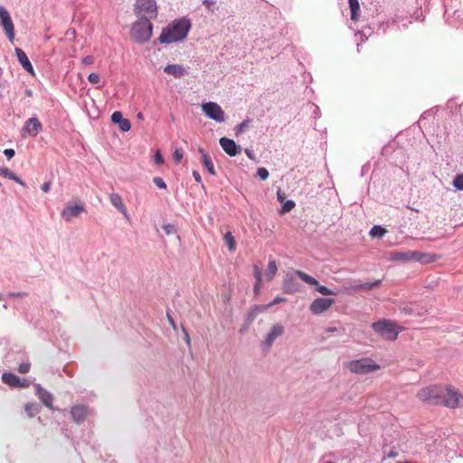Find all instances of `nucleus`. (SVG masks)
I'll use <instances>...</instances> for the list:
<instances>
[{
	"label": "nucleus",
	"instance_id": "31",
	"mask_svg": "<svg viewBox=\"0 0 463 463\" xmlns=\"http://www.w3.org/2000/svg\"><path fill=\"white\" fill-rule=\"evenodd\" d=\"M223 240L228 246L229 250L232 252L234 251L236 249V242L232 233L231 232H227L223 236Z\"/></svg>",
	"mask_w": 463,
	"mask_h": 463
},
{
	"label": "nucleus",
	"instance_id": "51",
	"mask_svg": "<svg viewBox=\"0 0 463 463\" xmlns=\"http://www.w3.org/2000/svg\"><path fill=\"white\" fill-rule=\"evenodd\" d=\"M30 385V382L27 379L20 378V384L18 387L20 388H27Z\"/></svg>",
	"mask_w": 463,
	"mask_h": 463
},
{
	"label": "nucleus",
	"instance_id": "29",
	"mask_svg": "<svg viewBox=\"0 0 463 463\" xmlns=\"http://www.w3.org/2000/svg\"><path fill=\"white\" fill-rule=\"evenodd\" d=\"M381 282L382 281L380 279L374 280L373 282H365L355 286L354 288L358 290H372L378 288L381 285Z\"/></svg>",
	"mask_w": 463,
	"mask_h": 463
},
{
	"label": "nucleus",
	"instance_id": "38",
	"mask_svg": "<svg viewBox=\"0 0 463 463\" xmlns=\"http://www.w3.org/2000/svg\"><path fill=\"white\" fill-rule=\"evenodd\" d=\"M269 175V171L265 167H260L257 170V176L260 177L262 181L268 179Z\"/></svg>",
	"mask_w": 463,
	"mask_h": 463
},
{
	"label": "nucleus",
	"instance_id": "49",
	"mask_svg": "<svg viewBox=\"0 0 463 463\" xmlns=\"http://www.w3.org/2000/svg\"><path fill=\"white\" fill-rule=\"evenodd\" d=\"M266 308H267V307H266V306H264V307H255L252 309L251 313H250L251 317H254V316H255L258 312H260V311H262V310H264V309H266Z\"/></svg>",
	"mask_w": 463,
	"mask_h": 463
},
{
	"label": "nucleus",
	"instance_id": "48",
	"mask_svg": "<svg viewBox=\"0 0 463 463\" xmlns=\"http://www.w3.org/2000/svg\"><path fill=\"white\" fill-rule=\"evenodd\" d=\"M94 61V59L92 56H85L83 59H82V63L85 64V65H90L92 64Z\"/></svg>",
	"mask_w": 463,
	"mask_h": 463
},
{
	"label": "nucleus",
	"instance_id": "60",
	"mask_svg": "<svg viewBox=\"0 0 463 463\" xmlns=\"http://www.w3.org/2000/svg\"><path fill=\"white\" fill-rule=\"evenodd\" d=\"M5 299V296L3 293H0V301L4 300Z\"/></svg>",
	"mask_w": 463,
	"mask_h": 463
},
{
	"label": "nucleus",
	"instance_id": "25",
	"mask_svg": "<svg viewBox=\"0 0 463 463\" xmlns=\"http://www.w3.org/2000/svg\"><path fill=\"white\" fill-rule=\"evenodd\" d=\"M199 153L202 156V163L203 166L212 175H215L216 172L211 156L203 148H199Z\"/></svg>",
	"mask_w": 463,
	"mask_h": 463
},
{
	"label": "nucleus",
	"instance_id": "23",
	"mask_svg": "<svg viewBox=\"0 0 463 463\" xmlns=\"http://www.w3.org/2000/svg\"><path fill=\"white\" fill-rule=\"evenodd\" d=\"M109 201L111 204L117 208L127 220H129V214L128 213V211L126 209V206L123 203V200L121 196L118 194H109Z\"/></svg>",
	"mask_w": 463,
	"mask_h": 463
},
{
	"label": "nucleus",
	"instance_id": "62",
	"mask_svg": "<svg viewBox=\"0 0 463 463\" xmlns=\"http://www.w3.org/2000/svg\"><path fill=\"white\" fill-rule=\"evenodd\" d=\"M3 307H4L5 309H6V308H7V305H5H5L3 306Z\"/></svg>",
	"mask_w": 463,
	"mask_h": 463
},
{
	"label": "nucleus",
	"instance_id": "50",
	"mask_svg": "<svg viewBox=\"0 0 463 463\" xmlns=\"http://www.w3.org/2000/svg\"><path fill=\"white\" fill-rule=\"evenodd\" d=\"M42 191L43 193H48L51 189V182H45L42 184V187H41Z\"/></svg>",
	"mask_w": 463,
	"mask_h": 463
},
{
	"label": "nucleus",
	"instance_id": "57",
	"mask_svg": "<svg viewBox=\"0 0 463 463\" xmlns=\"http://www.w3.org/2000/svg\"><path fill=\"white\" fill-rule=\"evenodd\" d=\"M184 330V339H185V342L187 345H190V336L188 335V333L185 331V329H183Z\"/></svg>",
	"mask_w": 463,
	"mask_h": 463
},
{
	"label": "nucleus",
	"instance_id": "22",
	"mask_svg": "<svg viewBox=\"0 0 463 463\" xmlns=\"http://www.w3.org/2000/svg\"><path fill=\"white\" fill-rule=\"evenodd\" d=\"M36 393L41 400V402L48 408L53 409L52 407V402H53V396L52 394L48 392L47 390L43 389L41 384H36Z\"/></svg>",
	"mask_w": 463,
	"mask_h": 463
},
{
	"label": "nucleus",
	"instance_id": "55",
	"mask_svg": "<svg viewBox=\"0 0 463 463\" xmlns=\"http://www.w3.org/2000/svg\"><path fill=\"white\" fill-rule=\"evenodd\" d=\"M203 3L207 6L208 9H210V5L215 4V0H203Z\"/></svg>",
	"mask_w": 463,
	"mask_h": 463
},
{
	"label": "nucleus",
	"instance_id": "3",
	"mask_svg": "<svg viewBox=\"0 0 463 463\" xmlns=\"http://www.w3.org/2000/svg\"><path fill=\"white\" fill-rule=\"evenodd\" d=\"M372 328L381 337L388 341H394L397 339L401 330V327L396 326L394 322L387 319L373 323Z\"/></svg>",
	"mask_w": 463,
	"mask_h": 463
},
{
	"label": "nucleus",
	"instance_id": "59",
	"mask_svg": "<svg viewBox=\"0 0 463 463\" xmlns=\"http://www.w3.org/2000/svg\"><path fill=\"white\" fill-rule=\"evenodd\" d=\"M25 94H26L27 97H32L33 96V90H30V89H27L25 90Z\"/></svg>",
	"mask_w": 463,
	"mask_h": 463
},
{
	"label": "nucleus",
	"instance_id": "39",
	"mask_svg": "<svg viewBox=\"0 0 463 463\" xmlns=\"http://www.w3.org/2000/svg\"><path fill=\"white\" fill-rule=\"evenodd\" d=\"M296 203L294 201L292 200H288L283 205H282V213H288V212H290L294 207H295Z\"/></svg>",
	"mask_w": 463,
	"mask_h": 463
},
{
	"label": "nucleus",
	"instance_id": "32",
	"mask_svg": "<svg viewBox=\"0 0 463 463\" xmlns=\"http://www.w3.org/2000/svg\"><path fill=\"white\" fill-rule=\"evenodd\" d=\"M24 410L29 417H33L39 413L40 406L37 403H27Z\"/></svg>",
	"mask_w": 463,
	"mask_h": 463
},
{
	"label": "nucleus",
	"instance_id": "44",
	"mask_svg": "<svg viewBox=\"0 0 463 463\" xmlns=\"http://www.w3.org/2000/svg\"><path fill=\"white\" fill-rule=\"evenodd\" d=\"M4 155L7 157L8 160H10L14 156L15 152L12 148H6L4 150Z\"/></svg>",
	"mask_w": 463,
	"mask_h": 463
},
{
	"label": "nucleus",
	"instance_id": "13",
	"mask_svg": "<svg viewBox=\"0 0 463 463\" xmlns=\"http://www.w3.org/2000/svg\"><path fill=\"white\" fill-rule=\"evenodd\" d=\"M335 300L333 298H316L309 306V309L314 315H321L326 311L333 304Z\"/></svg>",
	"mask_w": 463,
	"mask_h": 463
},
{
	"label": "nucleus",
	"instance_id": "26",
	"mask_svg": "<svg viewBox=\"0 0 463 463\" xmlns=\"http://www.w3.org/2000/svg\"><path fill=\"white\" fill-rule=\"evenodd\" d=\"M2 381L11 387H18L20 384V377L12 373H4L2 375Z\"/></svg>",
	"mask_w": 463,
	"mask_h": 463
},
{
	"label": "nucleus",
	"instance_id": "42",
	"mask_svg": "<svg viewBox=\"0 0 463 463\" xmlns=\"http://www.w3.org/2000/svg\"><path fill=\"white\" fill-rule=\"evenodd\" d=\"M88 80L90 83L96 84L99 82L100 77L98 73L92 72L89 74Z\"/></svg>",
	"mask_w": 463,
	"mask_h": 463
},
{
	"label": "nucleus",
	"instance_id": "11",
	"mask_svg": "<svg viewBox=\"0 0 463 463\" xmlns=\"http://www.w3.org/2000/svg\"><path fill=\"white\" fill-rule=\"evenodd\" d=\"M85 211H86V209L82 203H79L76 204L68 203L62 209V211L61 213V216L65 222H69L73 218L79 217Z\"/></svg>",
	"mask_w": 463,
	"mask_h": 463
},
{
	"label": "nucleus",
	"instance_id": "41",
	"mask_svg": "<svg viewBox=\"0 0 463 463\" xmlns=\"http://www.w3.org/2000/svg\"><path fill=\"white\" fill-rule=\"evenodd\" d=\"M153 182L154 184L158 187V188H161V189H165L166 188V184L165 183V181L163 180V178L161 177H155L153 179Z\"/></svg>",
	"mask_w": 463,
	"mask_h": 463
},
{
	"label": "nucleus",
	"instance_id": "37",
	"mask_svg": "<svg viewBox=\"0 0 463 463\" xmlns=\"http://www.w3.org/2000/svg\"><path fill=\"white\" fill-rule=\"evenodd\" d=\"M162 228L167 235L175 234L177 232L175 225L171 223L165 224Z\"/></svg>",
	"mask_w": 463,
	"mask_h": 463
},
{
	"label": "nucleus",
	"instance_id": "24",
	"mask_svg": "<svg viewBox=\"0 0 463 463\" xmlns=\"http://www.w3.org/2000/svg\"><path fill=\"white\" fill-rule=\"evenodd\" d=\"M164 71L175 78H182L186 74L185 69L180 64H168L164 68Z\"/></svg>",
	"mask_w": 463,
	"mask_h": 463
},
{
	"label": "nucleus",
	"instance_id": "14",
	"mask_svg": "<svg viewBox=\"0 0 463 463\" xmlns=\"http://www.w3.org/2000/svg\"><path fill=\"white\" fill-rule=\"evenodd\" d=\"M219 143L223 151L230 156H235L241 151V147L237 145L233 139L222 137L220 138Z\"/></svg>",
	"mask_w": 463,
	"mask_h": 463
},
{
	"label": "nucleus",
	"instance_id": "45",
	"mask_svg": "<svg viewBox=\"0 0 463 463\" xmlns=\"http://www.w3.org/2000/svg\"><path fill=\"white\" fill-rule=\"evenodd\" d=\"M8 296L11 298H24L27 296L26 292L19 291V292H9Z\"/></svg>",
	"mask_w": 463,
	"mask_h": 463
},
{
	"label": "nucleus",
	"instance_id": "47",
	"mask_svg": "<svg viewBox=\"0 0 463 463\" xmlns=\"http://www.w3.org/2000/svg\"><path fill=\"white\" fill-rule=\"evenodd\" d=\"M155 163L156 165H162L164 163V158L159 151H157L155 155Z\"/></svg>",
	"mask_w": 463,
	"mask_h": 463
},
{
	"label": "nucleus",
	"instance_id": "27",
	"mask_svg": "<svg viewBox=\"0 0 463 463\" xmlns=\"http://www.w3.org/2000/svg\"><path fill=\"white\" fill-rule=\"evenodd\" d=\"M0 175H3L10 180L14 181L22 186H25V183L18 175H16L14 173L10 171L6 167L0 166Z\"/></svg>",
	"mask_w": 463,
	"mask_h": 463
},
{
	"label": "nucleus",
	"instance_id": "30",
	"mask_svg": "<svg viewBox=\"0 0 463 463\" xmlns=\"http://www.w3.org/2000/svg\"><path fill=\"white\" fill-rule=\"evenodd\" d=\"M278 271L277 263L274 260L269 261L266 277L268 280H271Z\"/></svg>",
	"mask_w": 463,
	"mask_h": 463
},
{
	"label": "nucleus",
	"instance_id": "20",
	"mask_svg": "<svg viewBox=\"0 0 463 463\" xmlns=\"http://www.w3.org/2000/svg\"><path fill=\"white\" fill-rule=\"evenodd\" d=\"M402 312L406 315L421 317L427 313V308L416 303L405 305L401 307Z\"/></svg>",
	"mask_w": 463,
	"mask_h": 463
},
{
	"label": "nucleus",
	"instance_id": "53",
	"mask_svg": "<svg viewBox=\"0 0 463 463\" xmlns=\"http://www.w3.org/2000/svg\"><path fill=\"white\" fill-rule=\"evenodd\" d=\"M245 154L247 155V156L251 159V160H255V156H254V153L252 150L249 149V148H246L245 149Z\"/></svg>",
	"mask_w": 463,
	"mask_h": 463
},
{
	"label": "nucleus",
	"instance_id": "15",
	"mask_svg": "<svg viewBox=\"0 0 463 463\" xmlns=\"http://www.w3.org/2000/svg\"><path fill=\"white\" fill-rule=\"evenodd\" d=\"M300 284L293 274H287L284 277L282 288L286 294H294L300 290Z\"/></svg>",
	"mask_w": 463,
	"mask_h": 463
},
{
	"label": "nucleus",
	"instance_id": "43",
	"mask_svg": "<svg viewBox=\"0 0 463 463\" xmlns=\"http://www.w3.org/2000/svg\"><path fill=\"white\" fill-rule=\"evenodd\" d=\"M31 364L29 363H23L19 365L18 371L21 373H26L29 372Z\"/></svg>",
	"mask_w": 463,
	"mask_h": 463
},
{
	"label": "nucleus",
	"instance_id": "61",
	"mask_svg": "<svg viewBox=\"0 0 463 463\" xmlns=\"http://www.w3.org/2000/svg\"><path fill=\"white\" fill-rule=\"evenodd\" d=\"M137 117H138L139 118H142V117H143V116H142V114H141V113H138Z\"/></svg>",
	"mask_w": 463,
	"mask_h": 463
},
{
	"label": "nucleus",
	"instance_id": "40",
	"mask_svg": "<svg viewBox=\"0 0 463 463\" xmlns=\"http://www.w3.org/2000/svg\"><path fill=\"white\" fill-rule=\"evenodd\" d=\"M184 156V150L182 148H176L173 154L174 160L176 163H180Z\"/></svg>",
	"mask_w": 463,
	"mask_h": 463
},
{
	"label": "nucleus",
	"instance_id": "34",
	"mask_svg": "<svg viewBox=\"0 0 463 463\" xmlns=\"http://www.w3.org/2000/svg\"><path fill=\"white\" fill-rule=\"evenodd\" d=\"M250 122L251 120L250 118H246L241 123L238 124L234 128L235 135L239 136L240 134L243 133L245 129L249 128Z\"/></svg>",
	"mask_w": 463,
	"mask_h": 463
},
{
	"label": "nucleus",
	"instance_id": "7",
	"mask_svg": "<svg viewBox=\"0 0 463 463\" xmlns=\"http://www.w3.org/2000/svg\"><path fill=\"white\" fill-rule=\"evenodd\" d=\"M440 404L451 409L460 407L463 405V396L455 389L444 388Z\"/></svg>",
	"mask_w": 463,
	"mask_h": 463
},
{
	"label": "nucleus",
	"instance_id": "63",
	"mask_svg": "<svg viewBox=\"0 0 463 463\" xmlns=\"http://www.w3.org/2000/svg\"><path fill=\"white\" fill-rule=\"evenodd\" d=\"M3 70L0 68V76L2 75Z\"/></svg>",
	"mask_w": 463,
	"mask_h": 463
},
{
	"label": "nucleus",
	"instance_id": "8",
	"mask_svg": "<svg viewBox=\"0 0 463 463\" xmlns=\"http://www.w3.org/2000/svg\"><path fill=\"white\" fill-rule=\"evenodd\" d=\"M202 110L207 118L218 123H222L225 120V113L222 107L216 102L209 101L203 103L202 105Z\"/></svg>",
	"mask_w": 463,
	"mask_h": 463
},
{
	"label": "nucleus",
	"instance_id": "33",
	"mask_svg": "<svg viewBox=\"0 0 463 463\" xmlns=\"http://www.w3.org/2000/svg\"><path fill=\"white\" fill-rule=\"evenodd\" d=\"M253 274H254V278L256 279L255 285H254V290H255V292H258L260 285L261 283V276H262L261 269L259 266L255 265L253 267Z\"/></svg>",
	"mask_w": 463,
	"mask_h": 463
},
{
	"label": "nucleus",
	"instance_id": "17",
	"mask_svg": "<svg viewBox=\"0 0 463 463\" xmlns=\"http://www.w3.org/2000/svg\"><path fill=\"white\" fill-rule=\"evenodd\" d=\"M42 124L36 118H31L27 119L23 128V131L32 137H35L42 130Z\"/></svg>",
	"mask_w": 463,
	"mask_h": 463
},
{
	"label": "nucleus",
	"instance_id": "56",
	"mask_svg": "<svg viewBox=\"0 0 463 463\" xmlns=\"http://www.w3.org/2000/svg\"><path fill=\"white\" fill-rule=\"evenodd\" d=\"M167 318L170 323V325L173 326L174 329H175V323L174 321V318L171 317L169 313H167Z\"/></svg>",
	"mask_w": 463,
	"mask_h": 463
},
{
	"label": "nucleus",
	"instance_id": "46",
	"mask_svg": "<svg viewBox=\"0 0 463 463\" xmlns=\"http://www.w3.org/2000/svg\"><path fill=\"white\" fill-rule=\"evenodd\" d=\"M283 301H285V298L278 296L269 305H267L266 307H270L277 305L279 303H281Z\"/></svg>",
	"mask_w": 463,
	"mask_h": 463
},
{
	"label": "nucleus",
	"instance_id": "4",
	"mask_svg": "<svg viewBox=\"0 0 463 463\" xmlns=\"http://www.w3.org/2000/svg\"><path fill=\"white\" fill-rule=\"evenodd\" d=\"M134 12L137 18L148 19L152 22L158 14L156 0H137Z\"/></svg>",
	"mask_w": 463,
	"mask_h": 463
},
{
	"label": "nucleus",
	"instance_id": "21",
	"mask_svg": "<svg viewBox=\"0 0 463 463\" xmlns=\"http://www.w3.org/2000/svg\"><path fill=\"white\" fill-rule=\"evenodd\" d=\"M15 54L22 67L31 75H34L35 73L31 61H29L26 53L21 48H15Z\"/></svg>",
	"mask_w": 463,
	"mask_h": 463
},
{
	"label": "nucleus",
	"instance_id": "9",
	"mask_svg": "<svg viewBox=\"0 0 463 463\" xmlns=\"http://www.w3.org/2000/svg\"><path fill=\"white\" fill-rule=\"evenodd\" d=\"M0 24L3 27L8 40L11 43H14L15 36L14 25L13 24L9 12L3 5H0Z\"/></svg>",
	"mask_w": 463,
	"mask_h": 463
},
{
	"label": "nucleus",
	"instance_id": "28",
	"mask_svg": "<svg viewBox=\"0 0 463 463\" xmlns=\"http://www.w3.org/2000/svg\"><path fill=\"white\" fill-rule=\"evenodd\" d=\"M351 10V20L357 21L359 18L360 5L358 0H348Z\"/></svg>",
	"mask_w": 463,
	"mask_h": 463
},
{
	"label": "nucleus",
	"instance_id": "16",
	"mask_svg": "<svg viewBox=\"0 0 463 463\" xmlns=\"http://www.w3.org/2000/svg\"><path fill=\"white\" fill-rule=\"evenodd\" d=\"M285 331V328L280 324H275L273 325L270 329L269 330L265 339H264V345L267 348L271 347L274 341L280 335H283Z\"/></svg>",
	"mask_w": 463,
	"mask_h": 463
},
{
	"label": "nucleus",
	"instance_id": "18",
	"mask_svg": "<svg viewBox=\"0 0 463 463\" xmlns=\"http://www.w3.org/2000/svg\"><path fill=\"white\" fill-rule=\"evenodd\" d=\"M88 412V407L82 404L74 405L71 409V415L72 420L78 424L85 420Z\"/></svg>",
	"mask_w": 463,
	"mask_h": 463
},
{
	"label": "nucleus",
	"instance_id": "52",
	"mask_svg": "<svg viewBox=\"0 0 463 463\" xmlns=\"http://www.w3.org/2000/svg\"><path fill=\"white\" fill-rule=\"evenodd\" d=\"M193 176H194V180H195L198 184H201V183H202V177H201V175L199 174V172H198V171L194 170V171H193Z\"/></svg>",
	"mask_w": 463,
	"mask_h": 463
},
{
	"label": "nucleus",
	"instance_id": "2",
	"mask_svg": "<svg viewBox=\"0 0 463 463\" xmlns=\"http://www.w3.org/2000/svg\"><path fill=\"white\" fill-rule=\"evenodd\" d=\"M152 22L148 19L142 18H137V20L132 24L129 33L131 39L139 44L148 43L152 37Z\"/></svg>",
	"mask_w": 463,
	"mask_h": 463
},
{
	"label": "nucleus",
	"instance_id": "6",
	"mask_svg": "<svg viewBox=\"0 0 463 463\" xmlns=\"http://www.w3.org/2000/svg\"><path fill=\"white\" fill-rule=\"evenodd\" d=\"M444 392V387L441 386H430L421 389L417 396L418 398L432 405H438L441 403L442 393Z\"/></svg>",
	"mask_w": 463,
	"mask_h": 463
},
{
	"label": "nucleus",
	"instance_id": "58",
	"mask_svg": "<svg viewBox=\"0 0 463 463\" xmlns=\"http://www.w3.org/2000/svg\"><path fill=\"white\" fill-rule=\"evenodd\" d=\"M277 196H278V200H279V201H283V199H284V195H283V194L280 192V190H279V191H278V193H277Z\"/></svg>",
	"mask_w": 463,
	"mask_h": 463
},
{
	"label": "nucleus",
	"instance_id": "5",
	"mask_svg": "<svg viewBox=\"0 0 463 463\" xmlns=\"http://www.w3.org/2000/svg\"><path fill=\"white\" fill-rule=\"evenodd\" d=\"M347 368L356 374H366L377 371L380 366L371 358L365 357L348 363Z\"/></svg>",
	"mask_w": 463,
	"mask_h": 463
},
{
	"label": "nucleus",
	"instance_id": "10",
	"mask_svg": "<svg viewBox=\"0 0 463 463\" xmlns=\"http://www.w3.org/2000/svg\"><path fill=\"white\" fill-rule=\"evenodd\" d=\"M294 274L298 278H299L301 280H303L304 282H306L309 285L316 286V290L324 296H335L336 295V293L335 291L329 289L326 286L319 285L318 281L315 278L309 276L308 274H307L301 270H295Z\"/></svg>",
	"mask_w": 463,
	"mask_h": 463
},
{
	"label": "nucleus",
	"instance_id": "19",
	"mask_svg": "<svg viewBox=\"0 0 463 463\" xmlns=\"http://www.w3.org/2000/svg\"><path fill=\"white\" fill-rule=\"evenodd\" d=\"M111 121L114 124H117L119 129L123 132H128L131 128L129 119L123 118V114L120 111H114L112 113Z\"/></svg>",
	"mask_w": 463,
	"mask_h": 463
},
{
	"label": "nucleus",
	"instance_id": "1",
	"mask_svg": "<svg viewBox=\"0 0 463 463\" xmlns=\"http://www.w3.org/2000/svg\"><path fill=\"white\" fill-rule=\"evenodd\" d=\"M190 28L191 24L188 19H176L162 30L158 41L160 43L166 44L182 42L186 38Z\"/></svg>",
	"mask_w": 463,
	"mask_h": 463
},
{
	"label": "nucleus",
	"instance_id": "36",
	"mask_svg": "<svg viewBox=\"0 0 463 463\" xmlns=\"http://www.w3.org/2000/svg\"><path fill=\"white\" fill-rule=\"evenodd\" d=\"M453 185L459 191H463V174L457 175L453 180Z\"/></svg>",
	"mask_w": 463,
	"mask_h": 463
},
{
	"label": "nucleus",
	"instance_id": "35",
	"mask_svg": "<svg viewBox=\"0 0 463 463\" xmlns=\"http://www.w3.org/2000/svg\"><path fill=\"white\" fill-rule=\"evenodd\" d=\"M386 232V230L380 225H373L370 231L372 237L382 238Z\"/></svg>",
	"mask_w": 463,
	"mask_h": 463
},
{
	"label": "nucleus",
	"instance_id": "54",
	"mask_svg": "<svg viewBox=\"0 0 463 463\" xmlns=\"http://www.w3.org/2000/svg\"><path fill=\"white\" fill-rule=\"evenodd\" d=\"M338 331H339V329L335 326H330V327H327L325 329V332H326V333H336Z\"/></svg>",
	"mask_w": 463,
	"mask_h": 463
},
{
	"label": "nucleus",
	"instance_id": "12",
	"mask_svg": "<svg viewBox=\"0 0 463 463\" xmlns=\"http://www.w3.org/2000/svg\"><path fill=\"white\" fill-rule=\"evenodd\" d=\"M426 257L427 256L425 254L419 251H395L392 253L391 260L396 261H410L413 260L423 262Z\"/></svg>",
	"mask_w": 463,
	"mask_h": 463
}]
</instances>
